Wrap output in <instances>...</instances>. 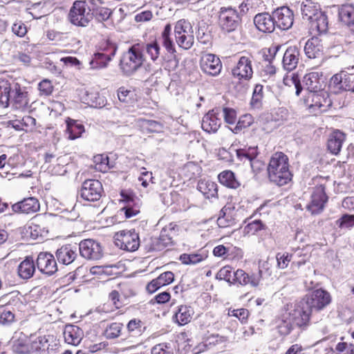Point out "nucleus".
I'll return each instance as SVG.
<instances>
[{
	"label": "nucleus",
	"mask_w": 354,
	"mask_h": 354,
	"mask_svg": "<svg viewBox=\"0 0 354 354\" xmlns=\"http://www.w3.org/2000/svg\"><path fill=\"white\" fill-rule=\"evenodd\" d=\"M311 313L308 301L304 298L295 304H287L282 315L283 324L279 326V333L282 335L289 334L293 324L299 327L307 325Z\"/></svg>",
	"instance_id": "obj_1"
},
{
	"label": "nucleus",
	"mask_w": 354,
	"mask_h": 354,
	"mask_svg": "<svg viewBox=\"0 0 354 354\" xmlns=\"http://www.w3.org/2000/svg\"><path fill=\"white\" fill-rule=\"evenodd\" d=\"M267 177L270 183L283 187L290 183L293 177L288 156L282 151L272 154L267 166Z\"/></svg>",
	"instance_id": "obj_2"
},
{
	"label": "nucleus",
	"mask_w": 354,
	"mask_h": 354,
	"mask_svg": "<svg viewBox=\"0 0 354 354\" xmlns=\"http://www.w3.org/2000/svg\"><path fill=\"white\" fill-rule=\"evenodd\" d=\"M11 101L14 109L26 112L30 107L28 92L25 87L15 80H0V102L8 104Z\"/></svg>",
	"instance_id": "obj_3"
},
{
	"label": "nucleus",
	"mask_w": 354,
	"mask_h": 354,
	"mask_svg": "<svg viewBox=\"0 0 354 354\" xmlns=\"http://www.w3.org/2000/svg\"><path fill=\"white\" fill-rule=\"evenodd\" d=\"M261 273V271H259L258 274H249L242 269H238L232 273V268L230 266H225L218 270L216 274V278L220 280H224L230 285L257 287L260 282Z\"/></svg>",
	"instance_id": "obj_4"
},
{
	"label": "nucleus",
	"mask_w": 354,
	"mask_h": 354,
	"mask_svg": "<svg viewBox=\"0 0 354 354\" xmlns=\"http://www.w3.org/2000/svg\"><path fill=\"white\" fill-rule=\"evenodd\" d=\"M146 62V57L142 53V46L139 43L133 44L123 53L119 66L123 74L131 75L137 71Z\"/></svg>",
	"instance_id": "obj_5"
},
{
	"label": "nucleus",
	"mask_w": 354,
	"mask_h": 354,
	"mask_svg": "<svg viewBox=\"0 0 354 354\" xmlns=\"http://www.w3.org/2000/svg\"><path fill=\"white\" fill-rule=\"evenodd\" d=\"M93 19V12L86 1L76 0L71 7L68 21L77 27H87Z\"/></svg>",
	"instance_id": "obj_6"
},
{
	"label": "nucleus",
	"mask_w": 354,
	"mask_h": 354,
	"mask_svg": "<svg viewBox=\"0 0 354 354\" xmlns=\"http://www.w3.org/2000/svg\"><path fill=\"white\" fill-rule=\"evenodd\" d=\"M175 41L179 48L189 50L194 44V32L191 23L185 19L177 21L174 27Z\"/></svg>",
	"instance_id": "obj_7"
},
{
	"label": "nucleus",
	"mask_w": 354,
	"mask_h": 354,
	"mask_svg": "<svg viewBox=\"0 0 354 354\" xmlns=\"http://www.w3.org/2000/svg\"><path fill=\"white\" fill-rule=\"evenodd\" d=\"M303 103L315 115L326 111L332 104L326 91L307 92L303 98Z\"/></svg>",
	"instance_id": "obj_8"
},
{
	"label": "nucleus",
	"mask_w": 354,
	"mask_h": 354,
	"mask_svg": "<svg viewBox=\"0 0 354 354\" xmlns=\"http://www.w3.org/2000/svg\"><path fill=\"white\" fill-rule=\"evenodd\" d=\"M160 41L166 51L173 55L172 57L165 60L162 66L165 70L169 72L174 71L178 66V60L176 55V49L172 38L171 24L168 23L164 26L160 33Z\"/></svg>",
	"instance_id": "obj_9"
},
{
	"label": "nucleus",
	"mask_w": 354,
	"mask_h": 354,
	"mask_svg": "<svg viewBox=\"0 0 354 354\" xmlns=\"http://www.w3.org/2000/svg\"><path fill=\"white\" fill-rule=\"evenodd\" d=\"M120 195V203L123 205L120 212L124 213L126 218H130L140 213L141 202L133 191L122 189Z\"/></svg>",
	"instance_id": "obj_10"
},
{
	"label": "nucleus",
	"mask_w": 354,
	"mask_h": 354,
	"mask_svg": "<svg viewBox=\"0 0 354 354\" xmlns=\"http://www.w3.org/2000/svg\"><path fill=\"white\" fill-rule=\"evenodd\" d=\"M241 19L236 10L232 7H222L218 12V24L223 31L231 32L240 26Z\"/></svg>",
	"instance_id": "obj_11"
},
{
	"label": "nucleus",
	"mask_w": 354,
	"mask_h": 354,
	"mask_svg": "<svg viewBox=\"0 0 354 354\" xmlns=\"http://www.w3.org/2000/svg\"><path fill=\"white\" fill-rule=\"evenodd\" d=\"M115 244L122 250L133 252L140 246L139 234L133 230H122L114 235Z\"/></svg>",
	"instance_id": "obj_12"
},
{
	"label": "nucleus",
	"mask_w": 354,
	"mask_h": 354,
	"mask_svg": "<svg viewBox=\"0 0 354 354\" xmlns=\"http://www.w3.org/2000/svg\"><path fill=\"white\" fill-rule=\"evenodd\" d=\"M80 198L88 202L98 201L104 193L102 183L96 179L85 180L80 189Z\"/></svg>",
	"instance_id": "obj_13"
},
{
	"label": "nucleus",
	"mask_w": 354,
	"mask_h": 354,
	"mask_svg": "<svg viewBox=\"0 0 354 354\" xmlns=\"http://www.w3.org/2000/svg\"><path fill=\"white\" fill-rule=\"evenodd\" d=\"M252 56L251 55L241 56L232 68V75L239 82L250 80L253 77Z\"/></svg>",
	"instance_id": "obj_14"
},
{
	"label": "nucleus",
	"mask_w": 354,
	"mask_h": 354,
	"mask_svg": "<svg viewBox=\"0 0 354 354\" xmlns=\"http://www.w3.org/2000/svg\"><path fill=\"white\" fill-rule=\"evenodd\" d=\"M118 50V46L115 44L111 42H106L104 46H102L100 52L95 53L90 62V65L92 68L100 69L106 67L109 62L115 56Z\"/></svg>",
	"instance_id": "obj_15"
},
{
	"label": "nucleus",
	"mask_w": 354,
	"mask_h": 354,
	"mask_svg": "<svg viewBox=\"0 0 354 354\" xmlns=\"http://www.w3.org/2000/svg\"><path fill=\"white\" fill-rule=\"evenodd\" d=\"M81 256L88 260H98L103 255L101 245L93 239L82 240L79 244Z\"/></svg>",
	"instance_id": "obj_16"
},
{
	"label": "nucleus",
	"mask_w": 354,
	"mask_h": 354,
	"mask_svg": "<svg viewBox=\"0 0 354 354\" xmlns=\"http://www.w3.org/2000/svg\"><path fill=\"white\" fill-rule=\"evenodd\" d=\"M304 299L308 301L311 310L315 309L317 311L325 308L332 301L330 293L324 289H316L310 296Z\"/></svg>",
	"instance_id": "obj_17"
},
{
	"label": "nucleus",
	"mask_w": 354,
	"mask_h": 354,
	"mask_svg": "<svg viewBox=\"0 0 354 354\" xmlns=\"http://www.w3.org/2000/svg\"><path fill=\"white\" fill-rule=\"evenodd\" d=\"M200 66L202 71L207 75L216 76L221 71L222 63L218 57L207 53L201 57Z\"/></svg>",
	"instance_id": "obj_18"
},
{
	"label": "nucleus",
	"mask_w": 354,
	"mask_h": 354,
	"mask_svg": "<svg viewBox=\"0 0 354 354\" xmlns=\"http://www.w3.org/2000/svg\"><path fill=\"white\" fill-rule=\"evenodd\" d=\"M212 254L216 258L230 261H239L243 258V252L240 248H227L223 244L215 246Z\"/></svg>",
	"instance_id": "obj_19"
},
{
	"label": "nucleus",
	"mask_w": 354,
	"mask_h": 354,
	"mask_svg": "<svg viewBox=\"0 0 354 354\" xmlns=\"http://www.w3.org/2000/svg\"><path fill=\"white\" fill-rule=\"evenodd\" d=\"M325 185L320 184L314 188L312 194L311 201L308 208L313 213H319L324 207L328 201V196L325 192Z\"/></svg>",
	"instance_id": "obj_20"
},
{
	"label": "nucleus",
	"mask_w": 354,
	"mask_h": 354,
	"mask_svg": "<svg viewBox=\"0 0 354 354\" xmlns=\"http://www.w3.org/2000/svg\"><path fill=\"white\" fill-rule=\"evenodd\" d=\"M275 24L281 30H288L292 27L294 21L292 11L288 7L277 8L274 12Z\"/></svg>",
	"instance_id": "obj_21"
},
{
	"label": "nucleus",
	"mask_w": 354,
	"mask_h": 354,
	"mask_svg": "<svg viewBox=\"0 0 354 354\" xmlns=\"http://www.w3.org/2000/svg\"><path fill=\"white\" fill-rule=\"evenodd\" d=\"M36 262L39 271L44 274L51 275L57 270L55 257L49 252H40Z\"/></svg>",
	"instance_id": "obj_22"
},
{
	"label": "nucleus",
	"mask_w": 354,
	"mask_h": 354,
	"mask_svg": "<svg viewBox=\"0 0 354 354\" xmlns=\"http://www.w3.org/2000/svg\"><path fill=\"white\" fill-rule=\"evenodd\" d=\"M40 204L37 198L28 197L12 205V209L15 213L33 214L39 210Z\"/></svg>",
	"instance_id": "obj_23"
},
{
	"label": "nucleus",
	"mask_w": 354,
	"mask_h": 354,
	"mask_svg": "<svg viewBox=\"0 0 354 354\" xmlns=\"http://www.w3.org/2000/svg\"><path fill=\"white\" fill-rule=\"evenodd\" d=\"M77 257V246L71 244L64 245L56 252L58 262L64 265L72 263Z\"/></svg>",
	"instance_id": "obj_24"
},
{
	"label": "nucleus",
	"mask_w": 354,
	"mask_h": 354,
	"mask_svg": "<svg viewBox=\"0 0 354 354\" xmlns=\"http://www.w3.org/2000/svg\"><path fill=\"white\" fill-rule=\"evenodd\" d=\"M299 50L297 46H289L283 54V68L287 71H292L295 69L299 63Z\"/></svg>",
	"instance_id": "obj_25"
},
{
	"label": "nucleus",
	"mask_w": 354,
	"mask_h": 354,
	"mask_svg": "<svg viewBox=\"0 0 354 354\" xmlns=\"http://www.w3.org/2000/svg\"><path fill=\"white\" fill-rule=\"evenodd\" d=\"M256 28L263 32H272L275 28L274 17L266 12L259 13L254 18Z\"/></svg>",
	"instance_id": "obj_26"
},
{
	"label": "nucleus",
	"mask_w": 354,
	"mask_h": 354,
	"mask_svg": "<svg viewBox=\"0 0 354 354\" xmlns=\"http://www.w3.org/2000/svg\"><path fill=\"white\" fill-rule=\"evenodd\" d=\"M339 21L354 33V6L351 4H343L338 8Z\"/></svg>",
	"instance_id": "obj_27"
},
{
	"label": "nucleus",
	"mask_w": 354,
	"mask_h": 354,
	"mask_svg": "<svg viewBox=\"0 0 354 354\" xmlns=\"http://www.w3.org/2000/svg\"><path fill=\"white\" fill-rule=\"evenodd\" d=\"M346 139V135L339 130H334L327 141V149L333 155H338Z\"/></svg>",
	"instance_id": "obj_28"
},
{
	"label": "nucleus",
	"mask_w": 354,
	"mask_h": 354,
	"mask_svg": "<svg viewBox=\"0 0 354 354\" xmlns=\"http://www.w3.org/2000/svg\"><path fill=\"white\" fill-rule=\"evenodd\" d=\"M197 189L207 199H217L218 198V185L210 180L201 179L197 185Z\"/></svg>",
	"instance_id": "obj_29"
},
{
	"label": "nucleus",
	"mask_w": 354,
	"mask_h": 354,
	"mask_svg": "<svg viewBox=\"0 0 354 354\" xmlns=\"http://www.w3.org/2000/svg\"><path fill=\"white\" fill-rule=\"evenodd\" d=\"M306 56L310 59L319 58L323 55V46L321 39L313 36L309 39L304 46Z\"/></svg>",
	"instance_id": "obj_30"
},
{
	"label": "nucleus",
	"mask_w": 354,
	"mask_h": 354,
	"mask_svg": "<svg viewBox=\"0 0 354 354\" xmlns=\"http://www.w3.org/2000/svg\"><path fill=\"white\" fill-rule=\"evenodd\" d=\"M142 46V53L153 63L159 60L161 55V48L157 39H154L148 43L138 42Z\"/></svg>",
	"instance_id": "obj_31"
},
{
	"label": "nucleus",
	"mask_w": 354,
	"mask_h": 354,
	"mask_svg": "<svg viewBox=\"0 0 354 354\" xmlns=\"http://www.w3.org/2000/svg\"><path fill=\"white\" fill-rule=\"evenodd\" d=\"M64 337L67 344L77 346L82 339L83 331L77 326L67 325L64 330Z\"/></svg>",
	"instance_id": "obj_32"
},
{
	"label": "nucleus",
	"mask_w": 354,
	"mask_h": 354,
	"mask_svg": "<svg viewBox=\"0 0 354 354\" xmlns=\"http://www.w3.org/2000/svg\"><path fill=\"white\" fill-rule=\"evenodd\" d=\"M221 124V119L212 110L209 111L203 118L201 127L206 132L215 133L219 129Z\"/></svg>",
	"instance_id": "obj_33"
},
{
	"label": "nucleus",
	"mask_w": 354,
	"mask_h": 354,
	"mask_svg": "<svg viewBox=\"0 0 354 354\" xmlns=\"http://www.w3.org/2000/svg\"><path fill=\"white\" fill-rule=\"evenodd\" d=\"M323 75L322 72H310L304 77V82L308 92L324 91L321 89V79Z\"/></svg>",
	"instance_id": "obj_34"
},
{
	"label": "nucleus",
	"mask_w": 354,
	"mask_h": 354,
	"mask_svg": "<svg viewBox=\"0 0 354 354\" xmlns=\"http://www.w3.org/2000/svg\"><path fill=\"white\" fill-rule=\"evenodd\" d=\"M328 17L322 12H318V15L310 21L311 34L320 35L324 33L328 30Z\"/></svg>",
	"instance_id": "obj_35"
},
{
	"label": "nucleus",
	"mask_w": 354,
	"mask_h": 354,
	"mask_svg": "<svg viewBox=\"0 0 354 354\" xmlns=\"http://www.w3.org/2000/svg\"><path fill=\"white\" fill-rule=\"evenodd\" d=\"M35 271V265L32 257H26L22 261L17 268L18 274L20 278L27 280L30 279Z\"/></svg>",
	"instance_id": "obj_36"
},
{
	"label": "nucleus",
	"mask_w": 354,
	"mask_h": 354,
	"mask_svg": "<svg viewBox=\"0 0 354 354\" xmlns=\"http://www.w3.org/2000/svg\"><path fill=\"white\" fill-rule=\"evenodd\" d=\"M66 129L65 134L68 140H75L81 136L84 131L83 124L77 123L75 120L68 118L66 120Z\"/></svg>",
	"instance_id": "obj_37"
},
{
	"label": "nucleus",
	"mask_w": 354,
	"mask_h": 354,
	"mask_svg": "<svg viewBox=\"0 0 354 354\" xmlns=\"http://www.w3.org/2000/svg\"><path fill=\"white\" fill-rule=\"evenodd\" d=\"M218 179L221 184L230 189H237L241 186L239 180L234 173L231 170H224L218 175Z\"/></svg>",
	"instance_id": "obj_38"
},
{
	"label": "nucleus",
	"mask_w": 354,
	"mask_h": 354,
	"mask_svg": "<svg viewBox=\"0 0 354 354\" xmlns=\"http://www.w3.org/2000/svg\"><path fill=\"white\" fill-rule=\"evenodd\" d=\"M207 257V254L205 252L198 250L194 253H183L180 254L179 260L185 265H196L205 261Z\"/></svg>",
	"instance_id": "obj_39"
},
{
	"label": "nucleus",
	"mask_w": 354,
	"mask_h": 354,
	"mask_svg": "<svg viewBox=\"0 0 354 354\" xmlns=\"http://www.w3.org/2000/svg\"><path fill=\"white\" fill-rule=\"evenodd\" d=\"M125 291H119L114 290L109 294V299L113 302L116 308H119L127 304V301L130 296L134 295L130 289H123Z\"/></svg>",
	"instance_id": "obj_40"
},
{
	"label": "nucleus",
	"mask_w": 354,
	"mask_h": 354,
	"mask_svg": "<svg viewBox=\"0 0 354 354\" xmlns=\"http://www.w3.org/2000/svg\"><path fill=\"white\" fill-rule=\"evenodd\" d=\"M228 337L219 334H211L206 337V344L209 348L216 350H222L227 346Z\"/></svg>",
	"instance_id": "obj_41"
},
{
	"label": "nucleus",
	"mask_w": 354,
	"mask_h": 354,
	"mask_svg": "<svg viewBox=\"0 0 354 354\" xmlns=\"http://www.w3.org/2000/svg\"><path fill=\"white\" fill-rule=\"evenodd\" d=\"M174 279V274L171 272H165L160 274L156 279L149 282L146 288H162L169 285Z\"/></svg>",
	"instance_id": "obj_42"
},
{
	"label": "nucleus",
	"mask_w": 354,
	"mask_h": 354,
	"mask_svg": "<svg viewBox=\"0 0 354 354\" xmlns=\"http://www.w3.org/2000/svg\"><path fill=\"white\" fill-rule=\"evenodd\" d=\"M267 226L260 219L248 223L243 228L244 236H251L257 235L260 232L266 230Z\"/></svg>",
	"instance_id": "obj_43"
},
{
	"label": "nucleus",
	"mask_w": 354,
	"mask_h": 354,
	"mask_svg": "<svg viewBox=\"0 0 354 354\" xmlns=\"http://www.w3.org/2000/svg\"><path fill=\"white\" fill-rule=\"evenodd\" d=\"M118 100L124 103H133L137 99L136 89L130 87L120 86L117 91Z\"/></svg>",
	"instance_id": "obj_44"
},
{
	"label": "nucleus",
	"mask_w": 354,
	"mask_h": 354,
	"mask_svg": "<svg viewBox=\"0 0 354 354\" xmlns=\"http://www.w3.org/2000/svg\"><path fill=\"white\" fill-rule=\"evenodd\" d=\"M258 154L257 147H244L236 150V157L241 161L248 160L250 162L254 158H257Z\"/></svg>",
	"instance_id": "obj_45"
},
{
	"label": "nucleus",
	"mask_w": 354,
	"mask_h": 354,
	"mask_svg": "<svg viewBox=\"0 0 354 354\" xmlns=\"http://www.w3.org/2000/svg\"><path fill=\"white\" fill-rule=\"evenodd\" d=\"M193 314L194 310L192 307L180 306L175 317L179 324L185 325L191 321Z\"/></svg>",
	"instance_id": "obj_46"
},
{
	"label": "nucleus",
	"mask_w": 354,
	"mask_h": 354,
	"mask_svg": "<svg viewBox=\"0 0 354 354\" xmlns=\"http://www.w3.org/2000/svg\"><path fill=\"white\" fill-rule=\"evenodd\" d=\"M254 122V119L251 114H244L239 118L238 122L234 128L232 129V131L236 134L239 133L253 124Z\"/></svg>",
	"instance_id": "obj_47"
},
{
	"label": "nucleus",
	"mask_w": 354,
	"mask_h": 354,
	"mask_svg": "<svg viewBox=\"0 0 354 354\" xmlns=\"http://www.w3.org/2000/svg\"><path fill=\"white\" fill-rule=\"evenodd\" d=\"M319 8L312 1H307L303 3L301 6V14L304 19L309 20L310 21L314 19L318 12H320Z\"/></svg>",
	"instance_id": "obj_48"
},
{
	"label": "nucleus",
	"mask_w": 354,
	"mask_h": 354,
	"mask_svg": "<svg viewBox=\"0 0 354 354\" xmlns=\"http://www.w3.org/2000/svg\"><path fill=\"white\" fill-rule=\"evenodd\" d=\"M140 127L142 131L147 133H160L163 129V124L161 122L152 120H141Z\"/></svg>",
	"instance_id": "obj_49"
},
{
	"label": "nucleus",
	"mask_w": 354,
	"mask_h": 354,
	"mask_svg": "<svg viewBox=\"0 0 354 354\" xmlns=\"http://www.w3.org/2000/svg\"><path fill=\"white\" fill-rule=\"evenodd\" d=\"M230 209L225 206L220 211L217 218V224L219 227L225 228L230 227L235 223L234 218L229 214Z\"/></svg>",
	"instance_id": "obj_50"
},
{
	"label": "nucleus",
	"mask_w": 354,
	"mask_h": 354,
	"mask_svg": "<svg viewBox=\"0 0 354 354\" xmlns=\"http://www.w3.org/2000/svg\"><path fill=\"white\" fill-rule=\"evenodd\" d=\"M279 49V46L270 48L268 53H270V57L268 55L264 57V59L268 62V64L263 67V71L266 75L272 76L276 73V67L272 64V60L274 59L276 53Z\"/></svg>",
	"instance_id": "obj_51"
},
{
	"label": "nucleus",
	"mask_w": 354,
	"mask_h": 354,
	"mask_svg": "<svg viewBox=\"0 0 354 354\" xmlns=\"http://www.w3.org/2000/svg\"><path fill=\"white\" fill-rule=\"evenodd\" d=\"M283 82L286 86L289 87L294 86L296 89V95H299L302 91V86L299 75L296 73L286 75L283 79Z\"/></svg>",
	"instance_id": "obj_52"
},
{
	"label": "nucleus",
	"mask_w": 354,
	"mask_h": 354,
	"mask_svg": "<svg viewBox=\"0 0 354 354\" xmlns=\"http://www.w3.org/2000/svg\"><path fill=\"white\" fill-rule=\"evenodd\" d=\"M40 96H49L54 91V86L48 79L42 80L37 86Z\"/></svg>",
	"instance_id": "obj_53"
},
{
	"label": "nucleus",
	"mask_w": 354,
	"mask_h": 354,
	"mask_svg": "<svg viewBox=\"0 0 354 354\" xmlns=\"http://www.w3.org/2000/svg\"><path fill=\"white\" fill-rule=\"evenodd\" d=\"M122 324L121 323H112L106 328L105 330V335L108 339H115L120 335L122 328Z\"/></svg>",
	"instance_id": "obj_54"
},
{
	"label": "nucleus",
	"mask_w": 354,
	"mask_h": 354,
	"mask_svg": "<svg viewBox=\"0 0 354 354\" xmlns=\"http://www.w3.org/2000/svg\"><path fill=\"white\" fill-rule=\"evenodd\" d=\"M263 96H264V93H263V85L257 84L254 86V91H253L252 100H251V104L253 106H258L261 103Z\"/></svg>",
	"instance_id": "obj_55"
},
{
	"label": "nucleus",
	"mask_w": 354,
	"mask_h": 354,
	"mask_svg": "<svg viewBox=\"0 0 354 354\" xmlns=\"http://www.w3.org/2000/svg\"><path fill=\"white\" fill-rule=\"evenodd\" d=\"M336 224L339 228H351L354 226V214H345L341 216Z\"/></svg>",
	"instance_id": "obj_56"
},
{
	"label": "nucleus",
	"mask_w": 354,
	"mask_h": 354,
	"mask_svg": "<svg viewBox=\"0 0 354 354\" xmlns=\"http://www.w3.org/2000/svg\"><path fill=\"white\" fill-rule=\"evenodd\" d=\"M23 131L26 133L33 132L36 130V120L30 115H25L22 118Z\"/></svg>",
	"instance_id": "obj_57"
},
{
	"label": "nucleus",
	"mask_w": 354,
	"mask_h": 354,
	"mask_svg": "<svg viewBox=\"0 0 354 354\" xmlns=\"http://www.w3.org/2000/svg\"><path fill=\"white\" fill-rule=\"evenodd\" d=\"M151 354H174V351L169 344L161 343L155 345L151 348Z\"/></svg>",
	"instance_id": "obj_58"
},
{
	"label": "nucleus",
	"mask_w": 354,
	"mask_h": 354,
	"mask_svg": "<svg viewBox=\"0 0 354 354\" xmlns=\"http://www.w3.org/2000/svg\"><path fill=\"white\" fill-rule=\"evenodd\" d=\"M12 32L19 37H24L26 35L28 29L22 21H19L12 24Z\"/></svg>",
	"instance_id": "obj_59"
},
{
	"label": "nucleus",
	"mask_w": 354,
	"mask_h": 354,
	"mask_svg": "<svg viewBox=\"0 0 354 354\" xmlns=\"http://www.w3.org/2000/svg\"><path fill=\"white\" fill-rule=\"evenodd\" d=\"M292 254L289 253H283L281 254L278 253L277 254V266L281 269H284L288 267V263L292 259Z\"/></svg>",
	"instance_id": "obj_60"
},
{
	"label": "nucleus",
	"mask_w": 354,
	"mask_h": 354,
	"mask_svg": "<svg viewBox=\"0 0 354 354\" xmlns=\"http://www.w3.org/2000/svg\"><path fill=\"white\" fill-rule=\"evenodd\" d=\"M142 322L140 319H133L130 320L127 326L129 333L137 334L140 333Z\"/></svg>",
	"instance_id": "obj_61"
},
{
	"label": "nucleus",
	"mask_w": 354,
	"mask_h": 354,
	"mask_svg": "<svg viewBox=\"0 0 354 354\" xmlns=\"http://www.w3.org/2000/svg\"><path fill=\"white\" fill-rule=\"evenodd\" d=\"M96 17L100 21H106L111 16V11L108 8L100 7L94 10Z\"/></svg>",
	"instance_id": "obj_62"
},
{
	"label": "nucleus",
	"mask_w": 354,
	"mask_h": 354,
	"mask_svg": "<svg viewBox=\"0 0 354 354\" xmlns=\"http://www.w3.org/2000/svg\"><path fill=\"white\" fill-rule=\"evenodd\" d=\"M225 121L230 124H234L236 119V113L235 110L230 108L223 109Z\"/></svg>",
	"instance_id": "obj_63"
},
{
	"label": "nucleus",
	"mask_w": 354,
	"mask_h": 354,
	"mask_svg": "<svg viewBox=\"0 0 354 354\" xmlns=\"http://www.w3.org/2000/svg\"><path fill=\"white\" fill-rule=\"evenodd\" d=\"M15 60L22 63L26 66L30 65L32 61L30 53L24 52H18L17 54L13 56Z\"/></svg>",
	"instance_id": "obj_64"
}]
</instances>
